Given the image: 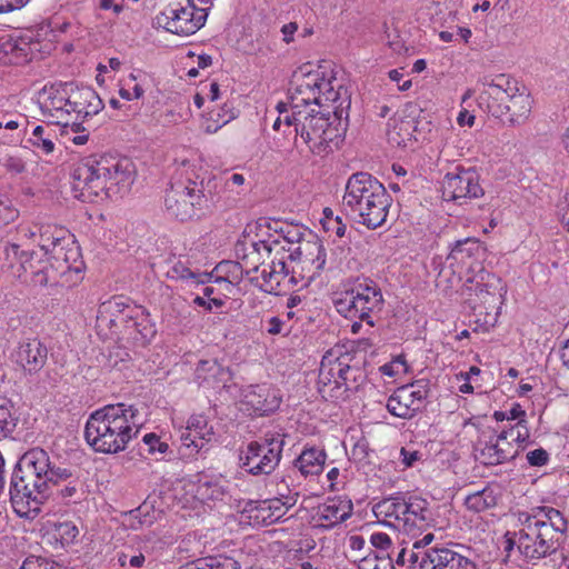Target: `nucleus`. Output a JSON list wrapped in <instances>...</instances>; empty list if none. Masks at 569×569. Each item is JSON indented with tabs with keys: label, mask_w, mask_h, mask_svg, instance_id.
<instances>
[{
	"label": "nucleus",
	"mask_w": 569,
	"mask_h": 569,
	"mask_svg": "<svg viewBox=\"0 0 569 569\" xmlns=\"http://www.w3.org/2000/svg\"><path fill=\"white\" fill-rule=\"evenodd\" d=\"M57 466L39 447L21 456L10 485L11 505L19 517L33 519L39 515L46 503L47 478Z\"/></svg>",
	"instance_id": "nucleus-1"
},
{
	"label": "nucleus",
	"mask_w": 569,
	"mask_h": 569,
	"mask_svg": "<svg viewBox=\"0 0 569 569\" xmlns=\"http://www.w3.org/2000/svg\"><path fill=\"white\" fill-rule=\"evenodd\" d=\"M478 83L481 88L477 103L488 116L507 127L521 126L528 120L533 100L517 79L500 73L486 76Z\"/></svg>",
	"instance_id": "nucleus-2"
},
{
	"label": "nucleus",
	"mask_w": 569,
	"mask_h": 569,
	"mask_svg": "<svg viewBox=\"0 0 569 569\" xmlns=\"http://www.w3.org/2000/svg\"><path fill=\"white\" fill-rule=\"evenodd\" d=\"M73 188L82 201H93L102 193L108 198L122 197L133 182V170L128 160L111 157H89L73 171Z\"/></svg>",
	"instance_id": "nucleus-3"
},
{
	"label": "nucleus",
	"mask_w": 569,
	"mask_h": 569,
	"mask_svg": "<svg viewBox=\"0 0 569 569\" xmlns=\"http://www.w3.org/2000/svg\"><path fill=\"white\" fill-rule=\"evenodd\" d=\"M139 431L137 410L132 406L116 403L93 411L86 423L87 443L100 453L123 451Z\"/></svg>",
	"instance_id": "nucleus-4"
},
{
	"label": "nucleus",
	"mask_w": 569,
	"mask_h": 569,
	"mask_svg": "<svg viewBox=\"0 0 569 569\" xmlns=\"http://www.w3.org/2000/svg\"><path fill=\"white\" fill-rule=\"evenodd\" d=\"M568 530L563 515L552 507H539L528 515L518 537V551L526 560L542 559L559 548Z\"/></svg>",
	"instance_id": "nucleus-5"
},
{
	"label": "nucleus",
	"mask_w": 569,
	"mask_h": 569,
	"mask_svg": "<svg viewBox=\"0 0 569 569\" xmlns=\"http://www.w3.org/2000/svg\"><path fill=\"white\" fill-rule=\"evenodd\" d=\"M342 206L359 223L376 229L386 222L391 197L377 178L368 172H357L346 183Z\"/></svg>",
	"instance_id": "nucleus-6"
},
{
	"label": "nucleus",
	"mask_w": 569,
	"mask_h": 569,
	"mask_svg": "<svg viewBox=\"0 0 569 569\" xmlns=\"http://www.w3.org/2000/svg\"><path fill=\"white\" fill-rule=\"evenodd\" d=\"M290 104L308 110L309 106L328 107L332 104L336 118L347 116L350 108L348 89L333 78H326L320 70L295 74L290 89Z\"/></svg>",
	"instance_id": "nucleus-7"
},
{
	"label": "nucleus",
	"mask_w": 569,
	"mask_h": 569,
	"mask_svg": "<svg viewBox=\"0 0 569 569\" xmlns=\"http://www.w3.org/2000/svg\"><path fill=\"white\" fill-rule=\"evenodd\" d=\"M46 260L36 259L37 270L33 271V284L40 287H72L82 279V261L80 248L68 232L57 241L48 252Z\"/></svg>",
	"instance_id": "nucleus-8"
},
{
	"label": "nucleus",
	"mask_w": 569,
	"mask_h": 569,
	"mask_svg": "<svg viewBox=\"0 0 569 569\" xmlns=\"http://www.w3.org/2000/svg\"><path fill=\"white\" fill-rule=\"evenodd\" d=\"M377 519L410 536L428 529L432 512L427 499L416 495H397L381 499L372 507Z\"/></svg>",
	"instance_id": "nucleus-9"
},
{
	"label": "nucleus",
	"mask_w": 569,
	"mask_h": 569,
	"mask_svg": "<svg viewBox=\"0 0 569 569\" xmlns=\"http://www.w3.org/2000/svg\"><path fill=\"white\" fill-rule=\"evenodd\" d=\"M347 355L338 357L328 351L321 360L318 376V391L326 400H339L356 392L365 381L363 372L351 367Z\"/></svg>",
	"instance_id": "nucleus-10"
},
{
	"label": "nucleus",
	"mask_w": 569,
	"mask_h": 569,
	"mask_svg": "<svg viewBox=\"0 0 569 569\" xmlns=\"http://www.w3.org/2000/svg\"><path fill=\"white\" fill-rule=\"evenodd\" d=\"M313 112L315 109H310L307 110L306 116H303L300 137L308 144L312 153H328L331 151V143L338 146L342 140V136L346 131L342 119L347 118L348 114L336 118V114L332 113L333 118L331 120L329 114L332 112V109L328 110L327 113Z\"/></svg>",
	"instance_id": "nucleus-11"
},
{
	"label": "nucleus",
	"mask_w": 569,
	"mask_h": 569,
	"mask_svg": "<svg viewBox=\"0 0 569 569\" xmlns=\"http://www.w3.org/2000/svg\"><path fill=\"white\" fill-rule=\"evenodd\" d=\"M339 313L346 318H358L370 327L383 307V297L376 282L369 279L357 281L336 303Z\"/></svg>",
	"instance_id": "nucleus-12"
},
{
	"label": "nucleus",
	"mask_w": 569,
	"mask_h": 569,
	"mask_svg": "<svg viewBox=\"0 0 569 569\" xmlns=\"http://www.w3.org/2000/svg\"><path fill=\"white\" fill-rule=\"evenodd\" d=\"M283 445L279 436L250 442L240 453V467L252 476L270 475L280 462Z\"/></svg>",
	"instance_id": "nucleus-13"
},
{
	"label": "nucleus",
	"mask_w": 569,
	"mask_h": 569,
	"mask_svg": "<svg viewBox=\"0 0 569 569\" xmlns=\"http://www.w3.org/2000/svg\"><path fill=\"white\" fill-rule=\"evenodd\" d=\"M291 263L290 281L298 283L311 282L323 270L326 264V249L318 240L300 241L297 247L289 248Z\"/></svg>",
	"instance_id": "nucleus-14"
},
{
	"label": "nucleus",
	"mask_w": 569,
	"mask_h": 569,
	"mask_svg": "<svg viewBox=\"0 0 569 569\" xmlns=\"http://www.w3.org/2000/svg\"><path fill=\"white\" fill-rule=\"evenodd\" d=\"M209 8H197L194 0H187V6L167 9L154 18L158 27L178 36H191L201 29L208 17Z\"/></svg>",
	"instance_id": "nucleus-15"
},
{
	"label": "nucleus",
	"mask_w": 569,
	"mask_h": 569,
	"mask_svg": "<svg viewBox=\"0 0 569 569\" xmlns=\"http://www.w3.org/2000/svg\"><path fill=\"white\" fill-rule=\"evenodd\" d=\"M207 202L202 188L171 184L166 193L167 212L180 220L188 221L199 216Z\"/></svg>",
	"instance_id": "nucleus-16"
},
{
	"label": "nucleus",
	"mask_w": 569,
	"mask_h": 569,
	"mask_svg": "<svg viewBox=\"0 0 569 569\" xmlns=\"http://www.w3.org/2000/svg\"><path fill=\"white\" fill-rule=\"evenodd\" d=\"M441 193L443 200L463 204L468 200L482 197L485 190L476 170L457 168L443 177Z\"/></svg>",
	"instance_id": "nucleus-17"
},
{
	"label": "nucleus",
	"mask_w": 569,
	"mask_h": 569,
	"mask_svg": "<svg viewBox=\"0 0 569 569\" xmlns=\"http://www.w3.org/2000/svg\"><path fill=\"white\" fill-rule=\"evenodd\" d=\"M410 562V569H476L473 561L448 547L412 551Z\"/></svg>",
	"instance_id": "nucleus-18"
},
{
	"label": "nucleus",
	"mask_w": 569,
	"mask_h": 569,
	"mask_svg": "<svg viewBox=\"0 0 569 569\" xmlns=\"http://www.w3.org/2000/svg\"><path fill=\"white\" fill-rule=\"evenodd\" d=\"M72 83L44 86L38 96L42 116L58 124L68 127L69 117L71 116L70 103L72 102Z\"/></svg>",
	"instance_id": "nucleus-19"
},
{
	"label": "nucleus",
	"mask_w": 569,
	"mask_h": 569,
	"mask_svg": "<svg viewBox=\"0 0 569 569\" xmlns=\"http://www.w3.org/2000/svg\"><path fill=\"white\" fill-rule=\"evenodd\" d=\"M429 395L426 380H417L413 383L399 387L388 399V411L398 418L408 419L423 408Z\"/></svg>",
	"instance_id": "nucleus-20"
},
{
	"label": "nucleus",
	"mask_w": 569,
	"mask_h": 569,
	"mask_svg": "<svg viewBox=\"0 0 569 569\" xmlns=\"http://www.w3.org/2000/svg\"><path fill=\"white\" fill-rule=\"evenodd\" d=\"M46 501L53 497L64 503L76 502L82 493V481L79 470L66 463H58L47 478Z\"/></svg>",
	"instance_id": "nucleus-21"
},
{
	"label": "nucleus",
	"mask_w": 569,
	"mask_h": 569,
	"mask_svg": "<svg viewBox=\"0 0 569 569\" xmlns=\"http://www.w3.org/2000/svg\"><path fill=\"white\" fill-rule=\"evenodd\" d=\"M279 240H261L238 243L236 254L238 262L231 264L233 269H240L246 274L257 273L264 264V259L277 250Z\"/></svg>",
	"instance_id": "nucleus-22"
},
{
	"label": "nucleus",
	"mask_w": 569,
	"mask_h": 569,
	"mask_svg": "<svg viewBox=\"0 0 569 569\" xmlns=\"http://www.w3.org/2000/svg\"><path fill=\"white\" fill-rule=\"evenodd\" d=\"M36 256L34 251H21L17 243L4 242L0 247V267L18 278L30 273L33 282V271L37 270Z\"/></svg>",
	"instance_id": "nucleus-23"
},
{
	"label": "nucleus",
	"mask_w": 569,
	"mask_h": 569,
	"mask_svg": "<svg viewBox=\"0 0 569 569\" xmlns=\"http://www.w3.org/2000/svg\"><path fill=\"white\" fill-rule=\"evenodd\" d=\"M518 448L510 441H502L499 435L487 440L480 438L476 447V458L486 466H497L515 459Z\"/></svg>",
	"instance_id": "nucleus-24"
},
{
	"label": "nucleus",
	"mask_w": 569,
	"mask_h": 569,
	"mask_svg": "<svg viewBox=\"0 0 569 569\" xmlns=\"http://www.w3.org/2000/svg\"><path fill=\"white\" fill-rule=\"evenodd\" d=\"M11 357L24 373L36 375L48 360V348L37 338L26 339L18 345Z\"/></svg>",
	"instance_id": "nucleus-25"
},
{
	"label": "nucleus",
	"mask_w": 569,
	"mask_h": 569,
	"mask_svg": "<svg viewBox=\"0 0 569 569\" xmlns=\"http://www.w3.org/2000/svg\"><path fill=\"white\" fill-rule=\"evenodd\" d=\"M132 306L122 296L112 297L100 305L97 319L110 329L122 332L129 322Z\"/></svg>",
	"instance_id": "nucleus-26"
},
{
	"label": "nucleus",
	"mask_w": 569,
	"mask_h": 569,
	"mask_svg": "<svg viewBox=\"0 0 569 569\" xmlns=\"http://www.w3.org/2000/svg\"><path fill=\"white\" fill-rule=\"evenodd\" d=\"M130 312L129 322L122 330L123 333L137 343L146 345L150 342L154 338L157 329L149 311L141 306L133 305Z\"/></svg>",
	"instance_id": "nucleus-27"
},
{
	"label": "nucleus",
	"mask_w": 569,
	"mask_h": 569,
	"mask_svg": "<svg viewBox=\"0 0 569 569\" xmlns=\"http://www.w3.org/2000/svg\"><path fill=\"white\" fill-rule=\"evenodd\" d=\"M243 401L259 416L269 415L280 406V399L276 392L267 386L250 387L244 393Z\"/></svg>",
	"instance_id": "nucleus-28"
},
{
	"label": "nucleus",
	"mask_w": 569,
	"mask_h": 569,
	"mask_svg": "<svg viewBox=\"0 0 569 569\" xmlns=\"http://www.w3.org/2000/svg\"><path fill=\"white\" fill-rule=\"evenodd\" d=\"M213 436V428L208 425L206 417L191 416L186 430L181 433V441L186 447H194L200 450L204 442H209Z\"/></svg>",
	"instance_id": "nucleus-29"
},
{
	"label": "nucleus",
	"mask_w": 569,
	"mask_h": 569,
	"mask_svg": "<svg viewBox=\"0 0 569 569\" xmlns=\"http://www.w3.org/2000/svg\"><path fill=\"white\" fill-rule=\"evenodd\" d=\"M352 502L346 497H336L328 499L323 505L319 506L318 515L327 523L332 527L346 521L352 513Z\"/></svg>",
	"instance_id": "nucleus-30"
},
{
	"label": "nucleus",
	"mask_w": 569,
	"mask_h": 569,
	"mask_svg": "<svg viewBox=\"0 0 569 569\" xmlns=\"http://www.w3.org/2000/svg\"><path fill=\"white\" fill-rule=\"evenodd\" d=\"M288 272L289 270L283 259L273 258L269 264L261 268V281L258 284L264 292L278 295L280 292V284L288 276Z\"/></svg>",
	"instance_id": "nucleus-31"
},
{
	"label": "nucleus",
	"mask_w": 569,
	"mask_h": 569,
	"mask_svg": "<svg viewBox=\"0 0 569 569\" xmlns=\"http://www.w3.org/2000/svg\"><path fill=\"white\" fill-rule=\"evenodd\" d=\"M103 104L98 94L90 88L73 91L72 102L70 103L71 113L77 114V119L88 118L97 114Z\"/></svg>",
	"instance_id": "nucleus-32"
},
{
	"label": "nucleus",
	"mask_w": 569,
	"mask_h": 569,
	"mask_svg": "<svg viewBox=\"0 0 569 569\" xmlns=\"http://www.w3.org/2000/svg\"><path fill=\"white\" fill-rule=\"evenodd\" d=\"M326 460L327 453L323 449L309 447L295 460V467L303 477L318 476L322 472Z\"/></svg>",
	"instance_id": "nucleus-33"
},
{
	"label": "nucleus",
	"mask_w": 569,
	"mask_h": 569,
	"mask_svg": "<svg viewBox=\"0 0 569 569\" xmlns=\"http://www.w3.org/2000/svg\"><path fill=\"white\" fill-rule=\"evenodd\" d=\"M228 491V481L222 476L201 475L196 497L202 502L221 500Z\"/></svg>",
	"instance_id": "nucleus-34"
},
{
	"label": "nucleus",
	"mask_w": 569,
	"mask_h": 569,
	"mask_svg": "<svg viewBox=\"0 0 569 569\" xmlns=\"http://www.w3.org/2000/svg\"><path fill=\"white\" fill-rule=\"evenodd\" d=\"M207 176V171L196 161L182 160L177 164L173 182L179 184L202 188Z\"/></svg>",
	"instance_id": "nucleus-35"
},
{
	"label": "nucleus",
	"mask_w": 569,
	"mask_h": 569,
	"mask_svg": "<svg viewBox=\"0 0 569 569\" xmlns=\"http://www.w3.org/2000/svg\"><path fill=\"white\" fill-rule=\"evenodd\" d=\"M298 497V491H289L288 496L284 497V500L273 498L262 501L259 511L262 513L268 512L267 516H262L263 520H269V522L278 521L286 515L289 508L297 503Z\"/></svg>",
	"instance_id": "nucleus-36"
},
{
	"label": "nucleus",
	"mask_w": 569,
	"mask_h": 569,
	"mask_svg": "<svg viewBox=\"0 0 569 569\" xmlns=\"http://www.w3.org/2000/svg\"><path fill=\"white\" fill-rule=\"evenodd\" d=\"M168 277L173 280L182 281L187 284H204L210 280V274L192 270L187 262L181 260L176 261L168 270Z\"/></svg>",
	"instance_id": "nucleus-37"
},
{
	"label": "nucleus",
	"mask_w": 569,
	"mask_h": 569,
	"mask_svg": "<svg viewBox=\"0 0 569 569\" xmlns=\"http://www.w3.org/2000/svg\"><path fill=\"white\" fill-rule=\"evenodd\" d=\"M497 505V496L495 490L490 487H486L482 490H478L467 495L465 498V506L469 511L479 513L483 512Z\"/></svg>",
	"instance_id": "nucleus-38"
},
{
	"label": "nucleus",
	"mask_w": 569,
	"mask_h": 569,
	"mask_svg": "<svg viewBox=\"0 0 569 569\" xmlns=\"http://www.w3.org/2000/svg\"><path fill=\"white\" fill-rule=\"evenodd\" d=\"M18 417L10 399L0 396V440L8 438L17 427Z\"/></svg>",
	"instance_id": "nucleus-39"
},
{
	"label": "nucleus",
	"mask_w": 569,
	"mask_h": 569,
	"mask_svg": "<svg viewBox=\"0 0 569 569\" xmlns=\"http://www.w3.org/2000/svg\"><path fill=\"white\" fill-rule=\"evenodd\" d=\"M480 251L481 246L476 238H466L456 241L448 256V259L462 263L467 258L479 254Z\"/></svg>",
	"instance_id": "nucleus-40"
},
{
	"label": "nucleus",
	"mask_w": 569,
	"mask_h": 569,
	"mask_svg": "<svg viewBox=\"0 0 569 569\" xmlns=\"http://www.w3.org/2000/svg\"><path fill=\"white\" fill-rule=\"evenodd\" d=\"M196 376L202 382L212 380L222 381L228 371L224 370L216 360H201L196 368Z\"/></svg>",
	"instance_id": "nucleus-41"
},
{
	"label": "nucleus",
	"mask_w": 569,
	"mask_h": 569,
	"mask_svg": "<svg viewBox=\"0 0 569 569\" xmlns=\"http://www.w3.org/2000/svg\"><path fill=\"white\" fill-rule=\"evenodd\" d=\"M68 232L67 229L54 224H43L37 244L44 254L57 241H60V239L67 236Z\"/></svg>",
	"instance_id": "nucleus-42"
},
{
	"label": "nucleus",
	"mask_w": 569,
	"mask_h": 569,
	"mask_svg": "<svg viewBox=\"0 0 569 569\" xmlns=\"http://www.w3.org/2000/svg\"><path fill=\"white\" fill-rule=\"evenodd\" d=\"M289 107L291 109V113L288 112V103L284 102H279L277 104V110L282 117V123L287 124L288 127L295 126L297 134H300V128H302L303 116H306L307 110L302 108H293L290 103Z\"/></svg>",
	"instance_id": "nucleus-43"
},
{
	"label": "nucleus",
	"mask_w": 569,
	"mask_h": 569,
	"mask_svg": "<svg viewBox=\"0 0 569 569\" xmlns=\"http://www.w3.org/2000/svg\"><path fill=\"white\" fill-rule=\"evenodd\" d=\"M29 142L32 147L40 150L43 154H50L54 150V142L51 133H46V129L42 126H37L32 136L29 138Z\"/></svg>",
	"instance_id": "nucleus-44"
},
{
	"label": "nucleus",
	"mask_w": 569,
	"mask_h": 569,
	"mask_svg": "<svg viewBox=\"0 0 569 569\" xmlns=\"http://www.w3.org/2000/svg\"><path fill=\"white\" fill-rule=\"evenodd\" d=\"M433 540V535L432 533H427L425 535V537L420 540H417L413 542V548L408 552L406 548L401 549L398 553H397V557L396 559L393 560V565H398V566H401V567H405L407 565V562L409 563L408 565V569H410V553L412 551H419V550H425L423 548L426 546H428L431 541Z\"/></svg>",
	"instance_id": "nucleus-45"
},
{
	"label": "nucleus",
	"mask_w": 569,
	"mask_h": 569,
	"mask_svg": "<svg viewBox=\"0 0 569 569\" xmlns=\"http://www.w3.org/2000/svg\"><path fill=\"white\" fill-rule=\"evenodd\" d=\"M42 223H21L17 229L18 239L37 243L41 236Z\"/></svg>",
	"instance_id": "nucleus-46"
},
{
	"label": "nucleus",
	"mask_w": 569,
	"mask_h": 569,
	"mask_svg": "<svg viewBox=\"0 0 569 569\" xmlns=\"http://www.w3.org/2000/svg\"><path fill=\"white\" fill-rule=\"evenodd\" d=\"M20 569H63V567L54 560L31 556L23 561Z\"/></svg>",
	"instance_id": "nucleus-47"
},
{
	"label": "nucleus",
	"mask_w": 569,
	"mask_h": 569,
	"mask_svg": "<svg viewBox=\"0 0 569 569\" xmlns=\"http://www.w3.org/2000/svg\"><path fill=\"white\" fill-rule=\"evenodd\" d=\"M183 317L181 312L176 306L172 303L169 308L163 310L162 313V323L167 326V328L174 330L181 326L183 321Z\"/></svg>",
	"instance_id": "nucleus-48"
},
{
	"label": "nucleus",
	"mask_w": 569,
	"mask_h": 569,
	"mask_svg": "<svg viewBox=\"0 0 569 569\" xmlns=\"http://www.w3.org/2000/svg\"><path fill=\"white\" fill-rule=\"evenodd\" d=\"M57 533L63 545H70L78 537L79 530L76 525L67 521L57 527Z\"/></svg>",
	"instance_id": "nucleus-49"
},
{
	"label": "nucleus",
	"mask_w": 569,
	"mask_h": 569,
	"mask_svg": "<svg viewBox=\"0 0 569 569\" xmlns=\"http://www.w3.org/2000/svg\"><path fill=\"white\" fill-rule=\"evenodd\" d=\"M386 43L397 54H402L408 51L403 39L396 29L386 31Z\"/></svg>",
	"instance_id": "nucleus-50"
},
{
	"label": "nucleus",
	"mask_w": 569,
	"mask_h": 569,
	"mask_svg": "<svg viewBox=\"0 0 569 569\" xmlns=\"http://www.w3.org/2000/svg\"><path fill=\"white\" fill-rule=\"evenodd\" d=\"M208 569H240V565L231 557H208Z\"/></svg>",
	"instance_id": "nucleus-51"
},
{
	"label": "nucleus",
	"mask_w": 569,
	"mask_h": 569,
	"mask_svg": "<svg viewBox=\"0 0 569 569\" xmlns=\"http://www.w3.org/2000/svg\"><path fill=\"white\" fill-rule=\"evenodd\" d=\"M143 442L148 447V452L152 455L164 453L169 448V446L166 442H162L154 433L144 435Z\"/></svg>",
	"instance_id": "nucleus-52"
},
{
	"label": "nucleus",
	"mask_w": 569,
	"mask_h": 569,
	"mask_svg": "<svg viewBox=\"0 0 569 569\" xmlns=\"http://www.w3.org/2000/svg\"><path fill=\"white\" fill-rule=\"evenodd\" d=\"M18 217V211L9 200L0 199V227L12 222Z\"/></svg>",
	"instance_id": "nucleus-53"
},
{
	"label": "nucleus",
	"mask_w": 569,
	"mask_h": 569,
	"mask_svg": "<svg viewBox=\"0 0 569 569\" xmlns=\"http://www.w3.org/2000/svg\"><path fill=\"white\" fill-rule=\"evenodd\" d=\"M527 460L530 466L541 467L548 462L549 455L545 449L538 448L527 453Z\"/></svg>",
	"instance_id": "nucleus-54"
},
{
	"label": "nucleus",
	"mask_w": 569,
	"mask_h": 569,
	"mask_svg": "<svg viewBox=\"0 0 569 569\" xmlns=\"http://www.w3.org/2000/svg\"><path fill=\"white\" fill-rule=\"evenodd\" d=\"M369 541L375 549H393L390 537L385 532H372Z\"/></svg>",
	"instance_id": "nucleus-55"
},
{
	"label": "nucleus",
	"mask_w": 569,
	"mask_h": 569,
	"mask_svg": "<svg viewBox=\"0 0 569 569\" xmlns=\"http://www.w3.org/2000/svg\"><path fill=\"white\" fill-rule=\"evenodd\" d=\"M515 427L517 429V448H523L525 443L530 438V432L528 429V422L526 419H520V421H517L515 423Z\"/></svg>",
	"instance_id": "nucleus-56"
},
{
	"label": "nucleus",
	"mask_w": 569,
	"mask_h": 569,
	"mask_svg": "<svg viewBox=\"0 0 569 569\" xmlns=\"http://www.w3.org/2000/svg\"><path fill=\"white\" fill-rule=\"evenodd\" d=\"M393 549H375L370 555L377 558L381 566L393 569Z\"/></svg>",
	"instance_id": "nucleus-57"
},
{
	"label": "nucleus",
	"mask_w": 569,
	"mask_h": 569,
	"mask_svg": "<svg viewBox=\"0 0 569 569\" xmlns=\"http://www.w3.org/2000/svg\"><path fill=\"white\" fill-rule=\"evenodd\" d=\"M98 8L100 10H111L114 17H118L124 9L122 1L120 0H100Z\"/></svg>",
	"instance_id": "nucleus-58"
},
{
	"label": "nucleus",
	"mask_w": 569,
	"mask_h": 569,
	"mask_svg": "<svg viewBox=\"0 0 569 569\" xmlns=\"http://www.w3.org/2000/svg\"><path fill=\"white\" fill-rule=\"evenodd\" d=\"M4 167L12 173H21L26 169V164L21 158L16 156H9L4 161Z\"/></svg>",
	"instance_id": "nucleus-59"
},
{
	"label": "nucleus",
	"mask_w": 569,
	"mask_h": 569,
	"mask_svg": "<svg viewBox=\"0 0 569 569\" xmlns=\"http://www.w3.org/2000/svg\"><path fill=\"white\" fill-rule=\"evenodd\" d=\"M283 321L279 317H271L263 321V328L269 335H279L282 331Z\"/></svg>",
	"instance_id": "nucleus-60"
},
{
	"label": "nucleus",
	"mask_w": 569,
	"mask_h": 569,
	"mask_svg": "<svg viewBox=\"0 0 569 569\" xmlns=\"http://www.w3.org/2000/svg\"><path fill=\"white\" fill-rule=\"evenodd\" d=\"M323 227L326 230H332L339 238H342L347 230V226L340 217H336L332 221L323 222Z\"/></svg>",
	"instance_id": "nucleus-61"
},
{
	"label": "nucleus",
	"mask_w": 569,
	"mask_h": 569,
	"mask_svg": "<svg viewBox=\"0 0 569 569\" xmlns=\"http://www.w3.org/2000/svg\"><path fill=\"white\" fill-rule=\"evenodd\" d=\"M30 0H0V13H7L23 8Z\"/></svg>",
	"instance_id": "nucleus-62"
},
{
	"label": "nucleus",
	"mask_w": 569,
	"mask_h": 569,
	"mask_svg": "<svg viewBox=\"0 0 569 569\" xmlns=\"http://www.w3.org/2000/svg\"><path fill=\"white\" fill-rule=\"evenodd\" d=\"M358 569H387V567L381 566L377 558L368 555L359 560Z\"/></svg>",
	"instance_id": "nucleus-63"
},
{
	"label": "nucleus",
	"mask_w": 569,
	"mask_h": 569,
	"mask_svg": "<svg viewBox=\"0 0 569 569\" xmlns=\"http://www.w3.org/2000/svg\"><path fill=\"white\" fill-rule=\"evenodd\" d=\"M401 462L405 467L409 468L415 465L417 460H419L420 455L418 451H409L406 448H401L400 450Z\"/></svg>",
	"instance_id": "nucleus-64"
}]
</instances>
